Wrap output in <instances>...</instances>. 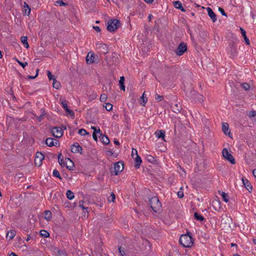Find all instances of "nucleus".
Returning a JSON list of instances; mask_svg holds the SVG:
<instances>
[{
    "mask_svg": "<svg viewBox=\"0 0 256 256\" xmlns=\"http://www.w3.org/2000/svg\"><path fill=\"white\" fill-rule=\"evenodd\" d=\"M120 22L118 20L112 19L109 20L107 23V30L110 32L116 31L118 28Z\"/></svg>",
    "mask_w": 256,
    "mask_h": 256,
    "instance_id": "3",
    "label": "nucleus"
},
{
    "mask_svg": "<svg viewBox=\"0 0 256 256\" xmlns=\"http://www.w3.org/2000/svg\"><path fill=\"white\" fill-rule=\"evenodd\" d=\"M218 10L222 14V15L224 16H226V13L225 12L224 10L222 8H218Z\"/></svg>",
    "mask_w": 256,
    "mask_h": 256,
    "instance_id": "51",
    "label": "nucleus"
},
{
    "mask_svg": "<svg viewBox=\"0 0 256 256\" xmlns=\"http://www.w3.org/2000/svg\"><path fill=\"white\" fill-rule=\"evenodd\" d=\"M30 8L29 6H27L26 8H24L23 10L24 14L26 16H28L30 13Z\"/></svg>",
    "mask_w": 256,
    "mask_h": 256,
    "instance_id": "34",
    "label": "nucleus"
},
{
    "mask_svg": "<svg viewBox=\"0 0 256 256\" xmlns=\"http://www.w3.org/2000/svg\"><path fill=\"white\" fill-rule=\"evenodd\" d=\"M58 256H67L66 253L63 250H58Z\"/></svg>",
    "mask_w": 256,
    "mask_h": 256,
    "instance_id": "48",
    "label": "nucleus"
},
{
    "mask_svg": "<svg viewBox=\"0 0 256 256\" xmlns=\"http://www.w3.org/2000/svg\"><path fill=\"white\" fill-rule=\"evenodd\" d=\"M78 134L81 136H86L88 134V133L84 128H81L78 130Z\"/></svg>",
    "mask_w": 256,
    "mask_h": 256,
    "instance_id": "36",
    "label": "nucleus"
},
{
    "mask_svg": "<svg viewBox=\"0 0 256 256\" xmlns=\"http://www.w3.org/2000/svg\"><path fill=\"white\" fill-rule=\"evenodd\" d=\"M9 256H17L14 252H12L10 254Z\"/></svg>",
    "mask_w": 256,
    "mask_h": 256,
    "instance_id": "60",
    "label": "nucleus"
},
{
    "mask_svg": "<svg viewBox=\"0 0 256 256\" xmlns=\"http://www.w3.org/2000/svg\"><path fill=\"white\" fill-rule=\"evenodd\" d=\"M240 30H241L242 34L243 36V37H244V39L245 40L246 42V44H250V40H249L248 38L246 36V32L244 29H242V28H240Z\"/></svg>",
    "mask_w": 256,
    "mask_h": 256,
    "instance_id": "27",
    "label": "nucleus"
},
{
    "mask_svg": "<svg viewBox=\"0 0 256 256\" xmlns=\"http://www.w3.org/2000/svg\"><path fill=\"white\" fill-rule=\"evenodd\" d=\"M222 154L224 158L228 161L231 164H236L235 158L232 154L228 152V150L226 148H224L222 150Z\"/></svg>",
    "mask_w": 256,
    "mask_h": 256,
    "instance_id": "4",
    "label": "nucleus"
},
{
    "mask_svg": "<svg viewBox=\"0 0 256 256\" xmlns=\"http://www.w3.org/2000/svg\"><path fill=\"white\" fill-rule=\"evenodd\" d=\"M44 115H45L44 112L42 110H41V114H40V115L39 116L37 117V118H38V120L39 122H41L43 120Z\"/></svg>",
    "mask_w": 256,
    "mask_h": 256,
    "instance_id": "38",
    "label": "nucleus"
},
{
    "mask_svg": "<svg viewBox=\"0 0 256 256\" xmlns=\"http://www.w3.org/2000/svg\"><path fill=\"white\" fill-rule=\"evenodd\" d=\"M101 141L103 144H108L110 143V140L106 136H102Z\"/></svg>",
    "mask_w": 256,
    "mask_h": 256,
    "instance_id": "29",
    "label": "nucleus"
},
{
    "mask_svg": "<svg viewBox=\"0 0 256 256\" xmlns=\"http://www.w3.org/2000/svg\"><path fill=\"white\" fill-rule=\"evenodd\" d=\"M93 28L97 32H100V29L98 26H94Z\"/></svg>",
    "mask_w": 256,
    "mask_h": 256,
    "instance_id": "55",
    "label": "nucleus"
},
{
    "mask_svg": "<svg viewBox=\"0 0 256 256\" xmlns=\"http://www.w3.org/2000/svg\"><path fill=\"white\" fill-rule=\"evenodd\" d=\"M107 98L108 97L106 94H102L100 95V100L101 102H104L106 100Z\"/></svg>",
    "mask_w": 256,
    "mask_h": 256,
    "instance_id": "40",
    "label": "nucleus"
},
{
    "mask_svg": "<svg viewBox=\"0 0 256 256\" xmlns=\"http://www.w3.org/2000/svg\"><path fill=\"white\" fill-rule=\"evenodd\" d=\"M140 100L142 101L140 102V104L142 106H144L148 102V98L146 97V95L144 92L142 94V96L140 97Z\"/></svg>",
    "mask_w": 256,
    "mask_h": 256,
    "instance_id": "25",
    "label": "nucleus"
},
{
    "mask_svg": "<svg viewBox=\"0 0 256 256\" xmlns=\"http://www.w3.org/2000/svg\"><path fill=\"white\" fill-rule=\"evenodd\" d=\"M64 128L60 127H54L52 129V132L53 136L57 138L62 137L63 135L64 130H66V128L64 126Z\"/></svg>",
    "mask_w": 256,
    "mask_h": 256,
    "instance_id": "5",
    "label": "nucleus"
},
{
    "mask_svg": "<svg viewBox=\"0 0 256 256\" xmlns=\"http://www.w3.org/2000/svg\"><path fill=\"white\" fill-rule=\"evenodd\" d=\"M61 104L62 106V108H64V109L71 116H74V112L69 109L68 107V102H66V100H62V102H61Z\"/></svg>",
    "mask_w": 256,
    "mask_h": 256,
    "instance_id": "12",
    "label": "nucleus"
},
{
    "mask_svg": "<svg viewBox=\"0 0 256 256\" xmlns=\"http://www.w3.org/2000/svg\"><path fill=\"white\" fill-rule=\"evenodd\" d=\"M144 2L148 4H152L154 0H144Z\"/></svg>",
    "mask_w": 256,
    "mask_h": 256,
    "instance_id": "59",
    "label": "nucleus"
},
{
    "mask_svg": "<svg viewBox=\"0 0 256 256\" xmlns=\"http://www.w3.org/2000/svg\"><path fill=\"white\" fill-rule=\"evenodd\" d=\"M222 128L224 134H230V131L229 130V126L226 122L222 123Z\"/></svg>",
    "mask_w": 256,
    "mask_h": 256,
    "instance_id": "21",
    "label": "nucleus"
},
{
    "mask_svg": "<svg viewBox=\"0 0 256 256\" xmlns=\"http://www.w3.org/2000/svg\"><path fill=\"white\" fill-rule=\"evenodd\" d=\"M248 116L250 118H253L254 117L256 116V112L254 110L250 111L248 114Z\"/></svg>",
    "mask_w": 256,
    "mask_h": 256,
    "instance_id": "45",
    "label": "nucleus"
},
{
    "mask_svg": "<svg viewBox=\"0 0 256 256\" xmlns=\"http://www.w3.org/2000/svg\"><path fill=\"white\" fill-rule=\"evenodd\" d=\"M172 110L175 113H178L182 110V106L180 104H176L172 106Z\"/></svg>",
    "mask_w": 256,
    "mask_h": 256,
    "instance_id": "19",
    "label": "nucleus"
},
{
    "mask_svg": "<svg viewBox=\"0 0 256 256\" xmlns=\"http://www.w3.org/2000/svg\"><path fill=\"white\" fill-rule=\"evenodd\" d=\"M114 144H116V145H118L120 144L118 141L117 140H114Z\"/></svg>",
    "mask_w": 256,
    "mask_h": 256,
    "instance_id": "63",
    "label": "nucleus"
},
{
    "mask_svg": "<svg viewBox=\"0 0 256 256\" xmlns=\"http://www.w3.org/2000/svg\"><path fill=\"white\" fill-rule=\"evenodd\" d=\"M194 217L196 220L200 222H202L204 220V217L200 214L198 212H195L194 214Z\"/></svg>",
    "mask_w": 256,
    "mask_h": 256,
    "instance_id": "30",
    "label": "nucleus"
},
{
    "mask_svg": "<svg viewBox=\"0 0 256 256\" xmlns=\"http://www.w3.org/2000/svg\"><path fill=\"white\" fill-rule=\"evenodd\" d=\"M52 174L54 177L59 178L60 179H62L60 174L58 170H56V169L54 170H53Z\"/></svg>",
    "mask_w": 256,
    "mask_h": 256,
    "instance_id": "37",
    "label": "nucleus"
},
{
    "mask_svg": "<svg viewBox=\"0 0 256 256\" xmlns=\"http://www.w3.org/2000/svg\"><path fill=\"white\" fill-rule=\"evenodd\" d=\"M165 134H166V132L164 130H156L154 132V134L158 138H162V139H164V138L165 136Z\"/></svg>",
    "mask_w": 256,
    "mask_h": 256,
    "instance_id": "18",
    "label": "nucleus"
},
{
    "mask_svg": "<svg viewBox=\"0 0 256 256\" xmlns=\"http://www.w3.org/2000/svg\"><path fill=\"white\" fill-rule=\"evenodd\" d=\"M38 69L36 70V73L35 76H28V78L30 79H34L38 75Z\"/></svg>",
    "mask_w": 256,
    "mask_h": 256,
    "instance_id": "53",
    "label": "nucleus"
},
{
    "mask_svg": "<svg viewBox=\"0 0 256 256\" xmlns=\"http://www.w3.org/2000/svg\"><path fill=\"white\" fill-rule=\"evenodd\" d=\"M47 74L48 78L50 80H54V79H56L54 76L52 74V72L50 70H48Z\"/></svg>",
    "mask_w": 256,
    "mask_h": 256,
    "instance_id": "44",
    "label": "nucleus"
},
{
    "mask_svg": "<svg viewBox=\"0 0 256 256\" xmlns=\"http://www.w3.org/2000/svg\"><path fill=\"white\" fill-rule=\"evenodd\" d=\"M96 56L93 52H90L86 57V62L88 64H91L96 62Z\"/></svg>",
    "mask_w": 256,
    "mask_h": 256,
    "instance_id": "10",
    "label": "nucleus"
},
{
    "mask_svg": "<svg viewBox=\"0 0 256 256\" xmlns=\"http://www.w3.org/2000/svg\"><path fill=\"white\" fill-rule=\"evenodd\" d=\"M16 232L14 230H10L8 232L6 238L8 240H12L16 236Z\"/></svg>",
    "mask_w": 256,
    "mask_h": 256,
    "instance_id": "17",
    "label": "nucleus"
},
{
    "mask_svg": "<svg viewBox=\"0 0 256 256\" xmlns=\"http://www.w3.org/2000/svg\"><path fill=\"white\" fill-rule=\"evenodd\" d=\"M155 98L158 102H160L164 99V97L162 96H160L158 94H156Z\"/></svg>",
    "mask_w": 256,
    "mask_h": 256,
    "instance_id": "43",
    "label": "nucleus"
},
{
    "mask_svg": "<svg viewBox=\"0 0 256 256\" xmlns=\"http://www.w3.org/2000/svg\"><path fill=\"white\" fill-rule=\"evenodd\" d=\"M132 155L134 156V154H136V155L138 154V152H137V150L136 149H134V148H132Z\"/></svg>",
    "mask_w": 256,
    "mask_h": 256,
    "instance_id": "57",
    "label": "nucleus"
},
{
    "mask_svg": "<svg viewBox=\"0 0 256 256\" xmlns=\"http://www.w3.org/2000/svg\"><path fill=\"white\" fill-rule=\"evenodd\" d=\"M18 63L23 68H24L28 64L26 62L24 63H23L19 60H18Z\"/></svg>",
    "mask_w": 256,
    "mask_h": 256,
    "instance_id": "52",
    "label": "nucleus"
},
{
    "mask_svg": "<svg viewBox=\"0 0 256 256\" xmlns=\"http://www.w3.org/2000/svg\"><path fill=\"white\" fill-rule=\"evenodd\" d=\"M40 234L44 238H48L50 236L49 232L46 230H42L40 231Z\"/></svg>",
    "mask_w": 256,
    "mask_h": 256,
    "instance_id": "33",
    "label": "nucleus"
},
{
    "mask_svg": "<svg viewBox=\"0 0 256 256\" xmlns=\"http://www.w3.org/2000/svg\"><path fill=\"white\" fill-rule=\"evenodd\" d=\"M150 159H148V160L150 161V162L154 161V157H152V156H150Z\"/></svg>",
    "mask_w": 256,
    "mask_h": 256,
    "instance_id": "64",
    "label": "nucleus"
},
{
    "mask_svg": "<svg viewBox=\"0 0 256 256\" xmlns=\"http://www.w3.org/2000/svg\"><path fill=\"white\" fill-rule=\"evenodd\" d=\"M153 18V16L152 14H149L148 18L149 20L150 21L151 19Z\"/></svg>",
    "mask_w": 256,
    "mask_h": 256,
    "instance_id": "61",
    "label": "nucleus"
},
{
    "mask_svg": "<svg viewBox=\"0 0 256 256\" xmlns=\"http://www.w3.org/2000/svg\"><path fill=\"white\" fill-rule=\"evenodd\" d=\"M44 158V156L42 152H37L34 159L35 164L38 166H40Z\"/></svg>",
    "mask_w": 256,
    "mask_h": 256,
    "instance_id": "9",
    "label": "nucleus"
},
{
    "mask_svg": "<svg viewBox=\"0 0 256 256\" xmlns=\"http://www.w3.org/2000/svg\"><path fill=\"white\" fill-rule=\"evenodd\" d=\"M177 195L178 198H182L184 196V192L182 191V188L181 187L180 190L177 192Z\"/></svg>",
    "mask_w": 256,
    "mask_h": 256,
    "instance_id": "42",
    "label": "nucleus"
},
{
    "mask_svg": "<svg viewBox=\"0 0 256 256\" xmlns=\"http://www.w3.org/2000/svg\"><path fill=\"white\" fill-rule=\"evenodd\" d=\"M242 88L245 90H248L250 88V86L248 84H244L242 85Z\"/></svg>",
    "mask_w": 256,
    "mask_h": 256,
    "instance_id": "49",
    "label": "nucleus"
},
{
    "mask_svg": "<svg viewBox=\"0 0 256 256\" xmlns=\"http://www.w3.org/2000/svg\"><path fill=\"white\" fill-rule=\"evenodd\" d=\"M46 144L48 146H57L58 145L59 146V142L56 139L48 138L46 140Z\"/></svg>",
    "mask_w": 256,
    "mask_h": 256,
    "instance_id": "8",
    "label": "nucleus"
},
{
    "mask_svg": "<svg viewBox=\"0 0 256 256\" xmlns=\"http://www.w3.org/2000/svg\"><path fill=\"white\" fill-rule=\"evenodd\" d=\"M66 160H67L68 161H69L71 164H72V166H67L66 167L69 169V170H72V168L74 166V164L72 163V161L70 160V158H67V159H66Z\"/></svg>",
    "mask_w": 256,
    "mask_h": 256,
    "instance_id": "50",
    "label": "nucleus"
},
{
    "mask_svg": "<svg viewBox=\"0 0 256 256\" xmlns=\"http://www.w3.org/2000/svg\"><path fill=\"white\" fill-rule=\"evenodd\" d=\"M136 156L135 158V162H136L135 166L136 168H138L142 162V160L140 157L139 156H138V154Z\"/></svg>",
    "mask_w": 256,
    "mask_h": 256,
    "instance_id": "23",
    "label": "nucleus"
},
{
    "mask_svg": "<svg viewBox=\"0 0 256 256\" xmlns=\"http://www.w3.org/2000/svg\"><path fill=\"white\" fill-rule=\"evenodd\" d=\"M55 5H56V6L58 5L60 6H66V4L62 0H57L55 2Z\"/></svg>",
    "mask_w": 256,
    "mask_h": 256,
    "instance_id": "41",
    "label": "nucleus"
},
{
    "mask_svg": "<svg viewBox=\"0 0 256 256\" xmlns=\"http://www.w3.org/2000/svg\"><path fill=\"white\" fill-rule=\"evenodd\" d=\"M194 240L190 232L182 234L180 238V244L184 248H190L194 244Z\"/></svg>",
    "mask_w": 256,
    "mask_h": 256,
    "instance_id": "1",
    "label": "nucleus"
},
{
    "mask_svg": "<svg viewBox=\"0 0 256 256\" xmlns=\"http://www.w3.org/2000/svg\"><path fill=\"white\" fill-rule=\"evenodd\" d=\"M52 86L56 89L58 90L61 86L59 82L57 81L56 79H54Z\"/></svg>",
    "mask_w": 256,
    "mask_h": 256,
    "instance_id": "31",
    "label": "nucleus"
},
{
    "mask_svg": "<svg viewBox=\"0 0 256 256\" xmlns=\"http://www.w3.org/2000/svg\"><path fill=\"white\" fill-rule=\"evenodd\" d=\"M187 50V46L184 42L180 43L176 51L178 56H180Z\"/></svg>",
    "mask_w": 256,
    "mask_h": 256,
    "instance_id": "6",
    "label": "nucleus"
},
{
    "mask_svg": "<svg viewBox=\"0 0 256 256\" xmlns=\"http://www.w3.org/2000/svg\"><path fill=\"white\" fill-rule=\"evenodd\" d=\"M110 198H112V199L110 200V198H108V201L109 202H114V200H115V198H116V197H115V195H114V192H112L110 194Z\"/></svg>",
    "mask_w": 256,
    "mask_h": 256,
    "instance_id": "46",
    "label": "nucleus"
},
{
    "mask_svg": "<svg viewBox=\"0 0 256 256\" xmlns=\"http://www.w3.org/2000/svg\"><path fill=\"white\" fill-rule=\"evenodd\" d=\"M58 160L59 164L61 166H62V165L64 166V162L63 159H62V154H59V155L58 156Z\"/></svg>",
    "mask_w": 256,
    "mask_h": 256,
    "instance_id": "39",
    "label": "nucleus"
},
{
    "mask_svg": "<svg viewBox=\"0 0 256 256\" xmlns=\"http://www.w3.org/2000/svg\"><path fill=\"white\" fill-rule=\"evenodd\" d=\"M44 213H45V216H44L45 218L48 220H50L52 218V213H51L50 211L46 210L44 212Z\"/></svg>",
    "mask_w": 256,
    "mask_h": 256,
    "instance_id": "32",
    "label": "nucleus"
},
{
    "mask_svg": "<svg viewBox=\"0 0 256 256\" xmlns=\"http://www.w3.org/2000/svg\"><path fill=\"white\" fill-rule=\"evenodd\" d=\"M119 252L122 256H124L125 254L124 252L122 250V247H120L118 248Z\"/></svg>",
    "mask_w": 256,
    "mask_h": 256,
    "instance_id": "54",
    "label": "nucleus"
},
{
    "mask_svg": "<svg viewBox=\"0 0 256 256\" xmlns=\"http://www.w3.org/2000/svg\"><path fill=\"white\" fill-rule=\"evenodd\" d=\"M242 181L245 188L249 191L251 192L252 190V186L249 181L246 178H242Z\"/></svg>",
    "mask_w": 256,
    "mask_h": 256,
    "instance_id": "13",
    "label": "nucleus"
},
{
    "mask_svg": "<svg viewBox=\"0 0 256 256\" xmlns=\"http://www.w3.org/2000/svg\"><path fill=\"white\" fill-rule=\"evenodd\" d=\"M100 128H96L94 129L93 132H95V134H98V133H100Z\"/></svg>",
    "mask_w": 256,
    "mask_h": 256,
    "instance_id": "56",
    "label": "nucleus"
},
{
    "mask_svg": "<svg viewBox=\"0 0 256 256\" xmlns=\"http://www.w3.org/2000/svg\"><path fill=\"white\" fill-rule=\"evenodd\" d=\"M104 106L105 108L108 110V111H110V110H112V105L110 104V103H106L105 105Z\"/></svg>",
    "mask_w": 256,
    "mask_h": 256,
    "instance_id": "35",
    "label": "nucleus"
},
{
    "mask_svg": "<svg viewBox=\"0 0 256 256\" xmlns=\"http://www.w3.org/2000/svg\"><path fill=\"white\" fill-rule=\"evenodd\" d=\"M92 138L95 141H97L98 138H97L96 134H95V132H93L92 133Z\"/></svg>",
    "mask_w": 256,
    "mask_h": 256,
    "instance_id": "58",
    "label": "nucleus"
},
{
    "mask_svg": "<svg viewBox=\"0 0 256 256\" xmlns=\"http://www.w3.org/2000/svg\"><path fill=\"white\" fill-rule=\"evenodd\" d=\"M208 16L211 18L213 22H215L217 18L216 14L212 11V9L209 7L206 8Z\"/></svg>",
    "mask_w": 256,
    "mask_h": 256,
    "instance_id": "14",
    "label": "nucleus"
},
{
    "mask_svg": "<svg viewBox=\"0 0 256 256\" xmlns=\"http://www.w3.org/2000/svg\"><path fill=\"white\" fill-rule=\"evenodd\" d=\"M124 169V164L122 162H118L114 164V172L115 175H118Z\"/></svg>",
    "mask_w": 256,
    "mask_h": 256,
    "instance_id": "7",
    "label": "nucleus"
},
{
    "mask_svg": "<svg viewBox=\"0 0 256 256\" xmlns=\"http://www.w3.org/2000/svg\"><path fill=\"white\" fill-rule=\"evenodd\" d=\"M252 172L254 177L256 178V169L254 170Z\"/></svg>",
    "mask_w": 256,
    "mask_h": 256,
    "instance_id": "62",
    "label": "nucleus"
},
{
    "mask_svg": "<svg viewBox=\"0 0 256 256\" xmlns=\"http://www.w3.org/2000/svg\"><path fill=\"white\" fill-rule=\"evenodd\" d=\"M174 6L178 10H180L182 12H186V10L182 6V3L180 1H176L174 2Z\"/></svg>",
    "mask_w": 256,
    "mask_h": 256,
    "instance_id": "20",
    "label": "nucleus"
},
{
    "mask_svg": "<svg viewBox=\"0 0 256 256\" xmlns=\"http://www.w3.org/2000/svg\"><path fill=\"white\" fill-rule=\"evenodd\" d=\"M221 196L222 197V200H223L226 202H228V200H229V196H228L227 194H226V192H222L220 194Z\"/></svg>",
    "mask_w": 256,
    "mask_h": 256,
    "instance_id": "28",
    "label": "nucleus"
},
{
    "mask_svg": "<svg viewBox=\"0 0 256 256\" xmlns=\"http://www.w3.org/2000/svg\"><path fill=\"white\" fill-rule=\"evenodd\" d=\"M66 198L70 200H72L74 198V192L70 190H68L66 192Z\"/></svg>",
    "mask_w": 256,
    "mask_h": 256,
    "instance_id": "26",
    "label": "nucleus"
},
{
    "mask_svg": "<svg viewBox=\"0 0 256 256\" xmlns=\"http://www.w3.org/2000/svg\"><path fill=\"white\" fill-rule=\"evenodd\" d=\"M84 202L83 200H80L79 202V206L82 208L83 210H86L88 209V208L85 207L84 206Z\"/></svg>",
    "mask_w": 256,
    "mask_h": 256,
    "instance_id": "47",
    "label": "nucleus"
},
{
    "mask_svg": "<svg viewBox=\"0 0 256 256\" xmlns=\"http://www.w3.org/2000/svg\"><path fill=\"white\" fill-rule=\"evenodd\" d=\"M96 47L98 50H103V52H105L108 51V46L105 44L98 42L96 44Z\"/></svg>",
    "mask_w": 256,
    "mask_h": 256,
    "instance_id": "15",
    "label": "nucleus"
},
{
    "mask_svg": "<svg viewBox=\"0 0 256 256\" xmlns=\"http://www.w3.org/2000/svg\"><path fill=\"white\" fill-rule=\"evenodd\" d=\"M20 40L26 48H29V44L28 42V38L26 36H22Z\"/></svg>",
    "mask_w": 256,
    "mask_h": 256,
    "instance_id": "22",
    "label": "nucleus"
},
{
    "mask_svg": "<svg viewBox=\"0 0 256 256\" xmlns=\"http://www.w3.org/2000/svg\"><path fill=\"white\" fill-rule=\"evenodd\" d=\"M71 151L73 153H81L82 148L78 143H75L71 146Z\"/></svg>",
    "mask_w": 256,
    "mask_h": 256,
    "instance_id": "11",
    "label": "nucleus"
},
{
    "mask_svg": "<svg viewBox=\"0 0 256 256\" xmlns=\"http://www.w3.org/2000/svg\"><path fill=\"white\" fill-rule=\"evenodd\" d=\"M228 54L232 56H236L237 54L236 47L234 45H232L228 49Z\"/></svg>",
    "mask_w": 256,
    "mask_h": 256,
    "instance_id": "16",
    "label": "nucleus"
},
{
    "mask_svg": "<svg viewBox=\"0 0 256 256\" xmlns=\"http://www.w3.org/2000/svg\"><path fill=\"white\" fill-rule=\"evenodd\" d=\"M150 204L154 212H157L160 210L162 204L157 197L154 196L150 198Z\"/></svg>",
    "mask_w": 256,
    "mask_h": 256,
    "instance_id": "2",
    "label": "nucleus"
},
{
    "mask_svg": "<svg viewBox=\"0 0 256 256\" xmlns=\"http://www.w3.org/2000/svg\"><path fill=\"white\" fill-rule=\"evenodd\" d=\"M124 76H121L120 78V80H119V84L120 86V90H125V86L124 85Z\"/></svg>",
    "mask_w": 256,
    "mask_h": 256,
    "instance_id": "24",
    "label": "nucleus"
}]
</instances>
